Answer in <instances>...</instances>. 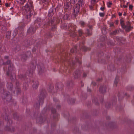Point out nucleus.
<instances>
[{
  "label": "nucleus",
  "instance_id": "nucleus-1",
  "mask_svg": "<svg viewBox=\"0 0 134 134\" xmlns=\"http://www.w3.org/2000/svg\"><path fill=\"white\" fill-rule=\"evenodd\" d=\"M33 3L31 1H29L25 5L21 8L26 13V17L28 22L30 21V18L33 14Z\"/></svg>",
  "mask_w": 134,
  "mask_h": 134
},
{
  "label": "nucleus",
  "instance_id": "nucleus-2",
  "mask_svg": "<svg viewBox=\"0 0 134 134\" xmlns=\"http://www.w3.org/2000/svg\"><path fill=\"white\" fill-rule=\"evenodd\" d=\"M67 27H68L67 29L69 30L70 34H71L70 35L72 36L73 37L75 36L76 26L72 23H70L67 25Z\"/></svg>",
  "mask_w": 134,
  "mask_h": 134
},
{
  "label": "nucleus",
  "instance_id": "nucleus-3",
  "mask_svg": "<svg viewBox=\"0 0 134 134\" xmlns=\"http://www.w3.org/2000/svg\"><path fill=\"white\" fill-rule=\"evenodd\" d=\"M80 9V5L79 3L75 5L73 7V14L76 17L79 12Z\"/></svg>",
  "mask_w": 134,
  "mask_h": 134
},
{
  "label": "nucleus",
  "instance_id": "nucleus-4",
  "mask_svg": "<svg viewBox=\"0 0 134 134\" xmlns=\"http://www.w3.org/2000/svg\"><path fill=\"white\" fill-rule=\"evenodd\" d=\"M35 30L36 29L34 27H30L28 29L27 31V33L28 34H33L35 32Z\"/></svg>",
  "mask_w": 134,
  "mask_h": 134
},
{
  "label": "nucleus",
  "instance_id": "nucleus-5",
  "mask_svg": "<svg viewBox=\"0 0 134 134\" xmlns=\"http://www.w3.org/2000/svg\"><path fill=\"white\" fill-rule=\"evenodd\" d=\"M106 90V87L105 86H101L99 89V91L102 93H105Z\"/></svg>",
  "mask_w": 134,
  "mask_h": 134
},
{
  "label": "nucleus",
  "instance_id": "nucleus-6",
  "mask_svg": "<svg viewBox=\"0 0 134 134\" xmlns=\"http://www.w3.org/2000/svg\"><path fill=\"white\" fill-rule=\"evenodd\" d=\"M125 31L126 32H129L133 29V27L131 26L130 25L126 26H125Z\"/></svg>",
  "mask_w": 134,
  "mask_h": 134
},
{
  "label": "nucleus",
  "instance_id": "nucleus-7",
  "mask_svg": "<svg viewBox=\"0 0 134 134\" xmlns=\"http://www.w3.org/2000/svg\"><path fill=\"white\" fill-rule=\"evenodd\" d=\"M35 25L37 27H39L41 25V20L40 19L37 20L35 22Z\"/></svg>",
  "mask_w": 134,
  "mask_h": 134
},
{
  "label": "nucleus",
  "instance_id": "nucleus-8",
  "mask_svg": "<svg viewBox=\"0 0 134 134\" xmlns=\"http://www.w3.org/2000/svg\"><path fill=\"white\" fill-rule=\"evenodd\" d=\"M39 83L38 81H36L33 85V88L35 90L37 89Z\"/></svg>",
  "mask_w": 134,
  "mask_h": 134
},
{
  "label": "nucleus",
  "instance_id": "nucleus-9",
  "mask_svg": "<svg viewBox=\"0 0 134 134\" xmlns=\"http://www.w3.org/2000/svg\"><path fill=\"white\" fill-rule=\"evenodd\" d=\"M28 57V56L26 54H23L22 55L21 60L23 61H24L27 59Z\"/></svg>",
  "mask_w": 134,
  "mask_h": 134
},
{
  "label": "nucleus",
  "instance_id": "nucleus-10",
  "mask_svg": "<svg viewBox=\"0 0 134 134\" xmlns=\"http://www.w3.org/2000/svg\"><path fill=\"white\" fill-rule=\"evenodd\" d=\"M16 1L19 4L23 5L26 2V0H16Z\"/></svg>",
  "mask_w": 134,
  "mask_h": 134
},
{
  "label": "nucleus",
  "instance_id": "nucleus-11",
  "mask_svg": "<svg viewBox=\"0 0 134 134\" xmlns=\"http://www.w3.org/2000/svg\"><path fill=\"white\" fill-rule=\"evenodd\" d=\"M54 14L53 9H50L48 15H49L51 16H52Z\"/></svg>",
  "mask_w": 134,
  "mask_h": 134
},
{
  "label": "nucleus",
  "instance_id": "nucleus-12",
  "mask_svg": "<svg viewBox=\"0 0 134 134\" xmlns=\"http://www.w3.org/2000/svg\"><path fill=\"white\" fill-rule=\"evenodd\" d=\"M70 16V15L68 14H66L64 16V19L68 20V19Z\"/></svg>",
  "mask_w": 134,
  "mask_h": 134
},
{
  "label": "nucleus",
  "instance_id": "nucleus-13",
  "mask_svg": "<svg viewBox=\"0 0 134 134\" xmlns=\"http://www.w3.org/2000/svg\"><path fill=\"white\" fill-rule=\"evenodd\" d=\"M120 24L121 25L123 29H124L125 28V26H126L124 24V21L122 20H121L120 21Z\"/></svg>",
  "mask_w": 134,
  "mask_h": 134
},
{
  "label": "nucleus",
  "instance_id": "nucleus-14",
  "mask_svg": "<svg viewBox=\"0 0 134 134\" xmlns=\"http://www.w3.org/2000/svg\"><path fill=\"white\" fill-rule=\"evenodd\" d=\"M79 34L80 36H81L83 34L82 31L81 30H80L78 31Z\"/></svg>",
  "mask_w": 134,
  "mask_h": 134
},
{
  "label": "nucleus",
  "instance_id": "nucleus-15",
  "mask_svg": "<svg viewBox=\"0 0 134 134\" xmlns=\"http://www.w3.org/2000/svg\"><path fill=\"white\" fill-rule=\"evenodd\" d=\"M81 26L82 27H83L85 25V23L83 21H81L80 23Z\"/></svg>",
  "mask_w": 134,
  "mask_h": 134
},
{
  "label": "nucleus",
  "instance_id": "nucleus-16",
  "mask_svg": "<svg viewBox=\"0 0 134 134\" xmlns=\"http://www.w3.org/2000/svg\"><path fill=\"white\" fill-rule=\"evenodd\" d=\"M11 35V32L10 31H8L6 33V36L7 37L8 36H9Z\"/></svg>",
  "mask_w": 134,
  "mask_h": 134
},
{
  "label": "nucleus",
  "instance_id": "nucleus-17",
  "mask_svg": "<svg viewBox=\"0 0 134 134\" xmlns=\"http://www.w3.org/2000/svg\"><path fill=\"white\" fill-rule=\"evenodd\" d=\"M71 3L73 4H75L77 1V0H70Z\"/></svg>",
  "mask_w": 134,
  "mask_h": 134
},
{
  "label": "nucleus",
  "instance_id": "nucleus-18",
  "mask_svg": "<svg viewBox=\"0 0 134 134\" xmlns=\"http://www.w3.org/2000/svg\"><path fill=\"white\" fill-rule=\"evenodd\" d=\"M117 31L116 30L115 31H113L112 32H111L110 33V35H116L117 33Z\"/></svg>",
  "mask_w": 134,
  "mask_h": 134
},
{
  "label": "nucleus",
  "instance_id": "nucleus-19",
  "mask_svg": "<svg viewBox=\"0 0 134 134\" xmlns=\"http://www.w3.org/2000/svg\"><path fill=\"white\" fill-rule=\"evenodd\" d=\"M65 8L66 9H68L69 8V5L68 4H66L64 5Z\"/></svg>",
  "mask_w": 134,
  "mask_h": 134
},
{
  "label": "nucleus",
  "instance_id": "nucleus-20",
  "mask_svg": "<svg viewBox=\"0 0 134 134\" xmlns=\"http://www.w3.org/2000/svg\"><path fill=\"white\" fill-rule=\"evenodd\" d=\"M53 19L52 18L50 20H49V23H50L51 24H52L53 23Z\"/></svg>",
  "mask_w": 134,
  "mask_h": 134
},
{
  "label": "nucleus",
  "instance_id": "nucleus-21",
  "mask_svg": "<svg viewBox=\"0 0 134 134\" xmlns=\"http://www.w3.org/2000/svg\"><path fill=\"white\" fill-rule=\"evenodd\" d=\"M100 16L101 17H103L104 15V14L103 13H99Z\"/></svg>",
  "mask_w": 134,
  "mask_h": 134
},
{
  "label": "nucleus",
  "instance_id": "nucleus-22",
  "mask_svg": "<svg viewBox=\"0 0 134 134\" xmlns=\"http://www.w3.org/2000/svg\"><path fill=\"white\" fill-rule=\"evenodd\" d=\"M112 3L111 2H109L108 3L107 5L109 7H111V6L112 5Z\"/></svg>",
  "mask_w": 134,
  "mask_h": 134
},
{
  "label": "nucleus",
  "instance_id": "nucleus-23",
  "mask_svg": "<svg viewBox=\"0 0 134 134\" xmlns=\"http://www.w3.org/2000/svg\"><path fill=\"white\" fill-rule=\"evenodd\" d=\"M10 60H8L7 62H6V63L7 64H10Z\"/></svg>",
  "mask_w": 134,
  "mask_h": 134
},
{
  "label": "nucleus",
  "instance_id": "nucleus-24",
  "mask_svg": "<svg viewBox=\"0 0 134 134\" xmlns=\"http://www.w3.org/2000/svg\"><path fill=\"white\" fill-rule=\"evenodd\" d=\"M92 85L94 86L96 85V83L95 82H92Z\"/></svg>",
  "mask_w": 134,
  "mask_h": 134
},
{
  "label": "nucleus",
  "instance_id": "nucleus-25",
  "mask_svg": "<svg viewBox=\"0 0 134 134\" xmlns=\"http://www.w3.org/2000/svg\"><path fill=\"white\" fill-rule=\"evenodd\" d=\"M87 31H88V33H87V35H89V36H90V35H92V33H90L89 32V30H87Z\"/></svg>",
  "mask_w": 134,
  "mask_h": 134
},
{
  "label": "nucleus",
  "instance_id": "nucleus-26",
  "mask_svg": "<svg viewBox=\"0 0 134 134\" xmlns=\"http://www.w3.org/2000/svg\"><path fill=\"white\" fill-rule=\"evenodd\" d=\"M91 10H93V6L92 5L90 6H89Z\"/></svg>",
  "mask_w": 134,
  "mask_h": 134
},
{
  "label": "nucleus",
  "instance_id": "nucleus-27",
  "mask_svg": "<svg viewBox=\"0 0 134 134\" xmlns=\"http://www.w3.org/2000/svg\"><path fill=\"white\" fill-rule=\"evenodd\" d=\"M95 0H91V3H94L95 2Z\"/></svg>",
  "mask_w": 134,
  "mask_h": 134
},
{
  "label": "nucleus",
  "instance_id": "nucleus-28",
  "mask_svg": "<svg viewBox=\"0 0 134 134\" xmlns=\"http://www.w3.org/2000/svg\"><path fill=\"white\" fill-rule=\"evenodd\" d=\"M133 7V6L131 5H130L129 6V8L130 9H132Z\"/></svg>",
  "mask_w": 134,
  "mask_h": 134
},
{
  "label": "nucleus",
  "instance_id": "nucleus-29",
  "mask_svg": "<svg viewBox=\"0 0 134 134\" xmlns=\"http://www.w3.org/2000/svg\"><path fill=\"white\" fill-rule=\"evenodd\" d=\"M5 6L6 7H9V5L8 3H5Z\"/></svg>",
  "mask_w": 134,
  "mask_h": 134
},
{
  "label": "nucleus",
  "instance_id": "nucleus-30",
  "mask_svg": "<svg viewBox=\"0 0 134 134\" xmlns=\"http://www.w3.org/2000/svg\"><path fill=\"white\" fill-rule=\"evenodd\" d=\"M52 112L53 113H54L56 112V111L55 109H53L52 110Z\"/></svg>",
  "mask_w": 134,
  "mask_h": 134
},
{
  "label": "nucleus",
  "instance_id": "nucleus-31",
  "mask_svg": "<svg viewBox=\"0 0 134 134\" xmlns=\"http://www.w3.org/2000/svg\"><path fill=\"white\" fill-rule=\"evenodd\" d=\"M70 52L71 53H73L74 52V50L73 49H71V50H70Z\"/></svg>",
  "mask_w": 134,
  "mask_h": 134
},
{
  "label": "nucleus",
  "instance_id": "nucleus-32",
  "mask_svg": "<svg viewBox=\"0 0 134 134\" xmlns=\"http://www.w3.org/2000/svg\"><path fill=\"white\" fill-rule=\"evenodd\" d=\"M100 9L102 11H103L104 10V7H101L100 8Z\"/></svg>",
  "mask_w": 134,
  "mask_h": 134
},
{
  "label": "nucleus",
  "instance_id": "nucleus-33",
  "mask_svg": "<svg viewBox=\"0 0 134 134\" xmlns=\"http://www.w3.org/2000/svg\"><path fill=\"white\" fill-rule=\"evenodd\" d=\"M75 77L76 78H77V74L76 73H75Z\"/></svg>",
  "mask_w": 134,
  "mask_h": 134
},
{
  "label": "nucleus",
  "instance_id": "nucleus-34",
  "mask_svg": "<svg viewBox=\"0 0 134 134\" xmlns=\"http://www.w3.org/2000/svg\"><path fill=\"white\" fill-rule=\"evenodd\" d=\"M9 84H10V86H12V83H8V85H7V87H9V86H8V85H9Z\"/></svg>",
  "mask_w": 134,
  "mask_h": 134
},
{
  "label": "nucleus",
  "instance_id": "nucleus-35",
  "mask_svg": "<svg viewBox=\"0 0 134 134\" xmlns=\"http://www.w3.org/2000/svg\"><path fill=\"white\" fill-rule=\"evenodd\" d=\"M114 26V24H113V23H111L110 24V27H111L112 26Z\"/></svg>",
  "mask_w": 134,
  "mask_h": 134
},
{
  "label": "nucleus",
  "instance_id": "nucleus-36",
  "mask_svg": "<svg viewBox=\"0 0 134 134\" xmlns=\"http://www.w3.org/2000/svg\"><path fill=\"white\" fill-rule=\"evenodd\" d=\"M114 83V84L116 85V86H117V83H118L116 81H115Z\"/></svg>",
  "mask_w": 134,
  "mask_h": 134
},
{
  "label": "nucleus",
  "instance_id": "nucleus-37",
  "mask_svg": "<svg viewBox=\"0 0 134 134\" xmlns=\"http://www.w3.org/2000/svg\"><path fill=\"white\" fill-rule=\"evenodd\" d=\"M4 58L6 59H7L8 58V56H5L4 57Z\"/></svg>",
  "mask_w": 134,
  "mask_h": 134
},
{
  "label": "nucleus",
  "instance_id": "nucleus-38",
  "mask_svg": "<svg viewBox=\"0 0 134 134\" xmlns=\"http://www.w3.org/2000/svg\"><path fill=\"white\" fill-rule=\"evenodd\" d=\"M118 14H119V16H121L122 15V14L120 13H119Z\"/></svg>",
  "mask_w": 134,
  "mask_h": 134
},
{
  "label": "nucleus",
  "instance_id": "nucleus-39",
  "mask_svg": "<svg viewBox=\"0 0 134 134\" xmlns=\"http://www.w3.org/2000/svg\"><path fill=\"white\" fill-rule=\"evenodd\" d=\"M123 7H124V8H126L127 7V6H126V5H124Z\"/></svg>",
  "mask_w": 134,
  "mask_h": 134
},
{
  "label": "nucleus",
  "instance_id": "nucleus-40",
  "mask_svg": "<svg viewBox=\"0 0 134 134\" xmlns=\"http://www.w3.org/2000/svg\"><path fill=\"white\" fill-rule=\"evenodd\" d=\"M86 74H84L83 75V76L84 77H86Z\"/></svg>",
  "mask_w": 134,
  "mask_h": 134
},
{
  "label": "nucleus",
  "instance_id": "nucleus-41",
  "mask_svg": "<svg viewBox=\"0 0 134 134\" xmlns=\"http://www.w3.org/2000/svg\"><path fill=\"white\" fill-rule=\"evenodd\" d=\"M2 4L1 0H0V5H1Z\"/></svg>",
  "mask_w": 134,
  "mask_h": 134
},
{
  "label": "nucleus",
  "instance_id": "nucleus-42",
  "mask_svg": "<svg viewBox=\"0 0 134 134\" xmlns=\"http://www.w3.org/2000/svg\"><path fill=\"white\" fill-rule=\"evenodd\" d=\"M7 75H9V74L8 73V72H7Z\"/></svg>",
  "mask_w": 134,
  "mask_h": 134
},
{
  "label": "nucleus",
  "instance_id": "nucleus-43",
  "mask_svg": "<svg viewBox=\"0 0 134 134\" xmlns=\"http://www.w3.org/2000/svg\"><path fill=\"white\" fill-rule=\"evenodd\" d=\"M89 92H91V90H89Z\"/></svg>",
  "mask_w": 134,
  "mask_h": 134
},
{
  "label": "nucleus",
  "instance_id": "nucleus-44",
  "mask_svg": "<svg viewBox=\"0 0 134 134\" xmlns=\"http://www.w3.org/2000/svg\"><path fill=\"white\" fill-rule=\"evenodd\" d=\"M99 80V79H98L97 80V81H98Z\"/></svg>",
  "mask_w": 134,
  "mask_h": 134
},
{
  "label": "nucleus",
  "instance_id": "nucleus-45",
  "mask_svg": "<svg viewBox=\"0 0 134 134\" xmlns=\"http://www.w3.org/2000/svg\"><path fill=\"white\" fill-rule=\"evenodd\" d=\"M133 15L134 16V13H133Z\"/></svg>",
  "mask_w": 134,
  "mask_h": 134
},
{
  "label": "nucleus",
  "instance_id": "nucleus-46",
  "mask_svg": "<svg viewBox=\"0 0 134 134\" xmlns=\"http://www.w3.org/2000/svg\"><path fill=\"white\" fill-rule=\"evenodd\" d=\"M124 15H125V14H124Z\"/></svg>",
  "mask_w": 134,
  "mask_h": 134
}]
</instances>
